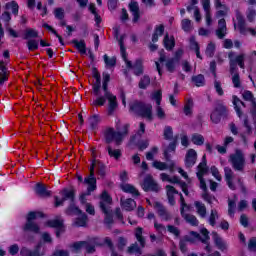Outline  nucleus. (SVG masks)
I'll return each mask as SVG.
<instances>
[{"label": "nucleus", "instance_id": "obj_1", "mask_svg": "<svg viewBox=\"0 0 256 256\" xmlns=\"http://www.w3.org/2000/svg\"><path fill=\"white\" fill-rule=\"evenodd\" d=\"M111 79V76L109 73H103V84H102V97L104 98V104L108 101V108L107 113L108 115H113L115 111L117 110V107L119 104L117 103V96L113 95L111 91H109L108 85L109 81Z\"/></svg>", "mask_w": 256, "mask_h": 256}, {"label": "nucleus", "instance_id": "obj_2", "mask_svg": "<svg viewBox=\"0 0 256 256\" xmlns=\"http://www.w3.org/2000/svg\"><path fill=\"white\" fill-rule=\"evenodd\" d=\"M129 135V124H124L122 128L117 127V131L113 128H108L104 132V139L106 143H116L121 145L123 139Z\"/></svg>", "mask_w": 256, "mask_h": 256}, {"label": "nucleus", "instance_id": "obj_3", "mask_svg": "<svg viewBox=\"0 0 256 256\" xmlns=\"http://www.w3.org/2000/svg\"><path fill=\"white\" fill-rule=\"evenodd\" d=\"M205 173H207V156L204 155L202 157V162L198 165L197 178L200 182V189L204 191V193L202 194V199L208 202L209 205H213V201H217V199L207 193V184L205 183V179L203 178V175H205Z\"/></svg>", "mask_w": 256, "mask_h": 256}, {"label": "nucleus", "instance_id": "obj_4", "mask_svg": "<svg viewBox=\"0 0 256 256\" xmlns=\"http://www.w3.org/2000/svg\"><path fill=\"white\" fill-rule=\"evenodd\" d=\"M84 183L88 185L87 192L82 193L79 197L81 205H87V197L97 189V178H95V162L90 167V175L84 179Z\"/></svg>", "mask_w": 256, "mask_h": 256}, {"label": "nucleus", "instance_id": "obj_5", "mask_svg": "<svg viewBox=\"0 0 256 256\" xmlns=\"http://www.w3.org/2000/svg\"><path fill=\"white\" fill-rule=\"evenodd\" d=\"M124 39L125 35H122L119 38L118 43L120 45V53L122 55L123 61L126 63V67H128V69H134V73L136 75H143V61L141 59L136 60L134 66L131 64V61L127 60V52L125 51V46L123 45Z\"/></svg>", "mask_w": 256, "mask_h": 256}, {"label": "nucleus", "instance_id": "obj_6", "mask_svg": "<svg viewBox=\"0 0 256 256\" xmlns=\"http://www.w3.org/2000/svg\"><path fill=\"white\" fill-rule=\"evenodd\" d=\"M93 77L96 79L93 85L95 99L92 101L91 105H93V107H103V105H105V98L103 97V90H101V75L99 72H95Z\"/></svg>", "mask_w": 256, "mask_h": 256}, {"label": "nucleus", "instance_id": "obj_7", "mask_svg": "<svg viewBox=\"0 0 256 256\" xmlns=\"http://www.w3.org/2000/svg\"><path fill=\"white\" fill-rule=\"evenodd\" d=\"M130 110L135 112L136 115L145 117L148 121L153 119V106L151 104H143V102H134L130 105Z\"/></svg>", "mask_w": 256, "mask_h": 256}, {"label": "nucleus", "instance_id": "obj_8", "mask_svg": "<svg viewBox=\"0 0 256 256\" xmlns=\"http://www.w3.org/2000/svg\"><path fill=\"white\" fill-rule=\"evenodd\" d=\"M229 163L231 164L234 171H239L243 173L245 171V154L241 150H236L234 154H231L228 158Z\"/></svg>", "mask_w": 256, "mask_h": 256}, {"label": "nucleus", "instance_id": "obj_9", "mask_svg": "<svg viewBox=\"0 0 256 256\" xmlns=\"http://www.w3.org/2000/svg\"><path fill=\"white\" fill-rule=\"evenodd\" d=\"M39 217H43V213L41 212H29L27 215V222L24 225V231H31L32 233L39 234L41 233V229L37 223H34L35 219H39Z\"/></svg>", "mask_w": 256, "mask_h": 256}, {"label": "nucleus", "instance_id": "obj_10", "mask_svg": "<svg viewBox=\"0 0 256 256\" xmlns=\"http://www.w3.org/2000/svg\"><path fill=\"white\" fill-rule=\"evenodd\" d=\"M201 240V235L195 231H191L189 234L183 236L179 241V249L181 253H187V244L195 243V241Z\"/></svg>", "mask_w": 256, "mask_h": 256}, {"label": "nucleus", "instance_id": "obj_11", "mask_svg": "<svg viewBox=\"0 0 256 256\" xmlns=\"http://www.w3.org/2000/svg\"><path fill=\"white\" fill-rule=\"evenodd\" d=\"M180 203V213L183 219H185V221L193 227H197V225H199V220H197V217L192 214H185V209H189V206H187V204L185 203V198H183V194H180Z\"/></svg>", "mask_w": 256, "mask_h": 256}, {"label": "nucleus", "instance_id": "obj_12", "mask_svg": "<svg viewBox=\"0 0 256 256\" xmlns=\"http://www.w3.org/2000/svg\"><path fill=\"white\" fill-rule=\"evenodd\" d=\"M227 111V107L223 104V102H217V105L214 111L211 113L210 119L213 123L217 124L221 121V117Z\"/></svg>", "mask_w": 256, "mask_h": 256}, {"label": "nucleus", "instance_id": "obj_13", "mask_svg": "<svg viewBox=\"0 0 256 256\" xmlns=\"http://www.w3.org/2000/svg\"><path fill=\"white\" fill-rule=\"evenodd\" d=\"M153 207L158 216L162 219V221H171V219L173 218L169 210H167V208H165L163 204L159 202H154Z\"/></svg>", "mask_w": 256, "mask_h": 256}, {"label": "nucleus", "instance_id": "obj_14", "mask_svg": "<svg viewBox=\"0 0 256 256\" xmlns=\"http://www.w3.org/2000/svg\"><path fill=\"white\" fill-rule=\"evenodd\" d=\"M112 203H113V199L111 198L109 193H107V191H104L100 198L101 211H103V213L109 214V212L111 211Z\"/></svg>", "mask_w": 256, "mask_h": 256}, {"label": "nucleus", "instance_id": "obj_15", "mask_svg": "<svg viewBox=\"0 0 256 256\" xmlns=\"http://www.w3.org/2000/svg\"><path fill=\"white\" fill-rule=\"evenodd\" d=\"M160 179L162 181H167L168 183H178V184H180V187H181L183 193L186 194V195H189V190H187V183L181 182V180H179V178L177 176H174V177L170 178L168 174L161 173L160 174Z\"/></svg>", "mask_w": 256, "mask_h": 256}, {"label": "nucleus", "instance_id": "obj_16", "mask_svg": "<svg viewBox=\"0 0 256 256\" xmlns=\"http://www.w3.org/2000/svg\"><path fill=\"white\" fill-rule=\"evenodd\" d=\"M142 189L145 191H159V186L155 181H153V177L148 175L145 177L144 182L142 184Z\"/></svg>", "mask_w": 256, "mask_h": 256}, {"label": "nucleus", "instance_id": "obj_17", "mask_svg": "<svg viewBox=\"0 0 256 256\" xmlns=\"http://www.w3.org/2000/svg\"><path fill=\"white\" fill-rule=\"evenodd\" d=\"M212 239L220 251H227V242L217 232H212Z\"/></svg>", "mask_w": 256, "mask_h": 256}, {"label": "nucleus", "instance_id": "obj_18", "mask_svg": "<svg viewBox=\"0 0 256 256\" xmlns=\"http://www.w3.org/2000/svg\"><path fill=\"white\" fill-rule=\"evenodd\" d=\"M195 163H197V151L189 149L185 156V165L186 167L191 168Z\"/></svg>", "mask_w": 256, "mask_h": 256}, {"label": "nucleus", "instance_id": "obj_19", "mask_svg": "<svg viewBox=\"0 0 256 256\" xmlns=\"http://www.w3.org/2000/svg\"><path fill=\"white\" fill-rule=\"evenodd\" d=\"M229 61H233L235 65H239L240 69H245V54L235 56V52L228 54Z\"/></svg>", "mask_w": 256, "mask_h": 256}, {"label": "nucleus", "instance_id": "obj_20", "mask_svg": "<svg viewBox=\"0 0 256 256\" xmlns=\"http://www.w3.org/2000/svg\"><path fill=\"white\" fill-rule=\"evenodd\" d=\"M47 225L49 227H55L56 229H58L56 231V237H59V235H61V233H63V218L57 217L54 220H50L47 222Z\"/></svg>", "mask_w": 256, "mask_h": 256}, {"label": "nucleus", "instance_id": "obj_21", "mask_svg": "<svg viewBox=\"0 0 256 256\" xmlns=\"http://www.w3.org/2000/svg\"><path fill=\"white\" fill-rule=\"evenodd\" d=\"M224 175H225L226 183L229 189H232V191H235L236 187H235V184H233V177L235 175V172H233V170L230 167H225Z\"/></svg>", "mask_w": 256, "mask_h": 256}, {"label": "nucleus", "instance_id": "obj_22", "mask_svg": "<svg viewBox=\"0 0 256 256\" xmlns=\"http://www.w3.org/2000/svg\"><path fill=\"white\" fill-rule=\"evenodd\" d=\"M129 10L132 13L133 19L132 22L133 23H138L139 19L141 17L140 13H139V3L137 2H131L129 4Z\"/></svg>", "mask_w": 256, "mask_h": 256}, {"label": "nucleus", "instance_id": "obj_23", "mask_svg": "<svg viewBox=\"0 0 256 256\" xmlns=\"http://www.w3.org/2000/svg\"><path fill=\"white\" fill-rule=\"evenodd\" d=\"M121 207L124 209V211H133L135 207H137V202L135 200L128 198V199H123L121 198L120 200Z\"/></svg>", "mask_w": 256, "mask_h": 256}, {"label": "nucleus", "instance_id": "obj_24", "mask_svg": "<svg viewBox=\"0 0 256 256\" xmlns=\"http://www.w3.org/2000/svg\"><path fill=\"white\" fill-rule=\"evenodd\" d=\"M175 149H177V139L170 142L168 147L164 150V157L166 161H171V153L175 154Z\"/></svg>", "mask_w": 256, "mask_h": 256}, {"label": "nucleus", "instance_id": "obj_25", "mask_svg": "<svg viewBox=\"0 0 256 256\" xmlns=\"http://www.w3.org/2000/svg\"><path fill=\"white\" fill-rule=\"evenodd\" d=\"M120 188L122 191H124V193H130V195H133V197H139L140 195L139 190H137V188L131 184L122 183Z\"/></svg>", "mask_w": 256, "mask_h": 256}, {"label": "nucleus", "instance_id": "obj_26", "mask_svg": "<svg viewBox=\"0 0 256 256\" xmlns=\"http://www.w3.org/2000/svg\"><path fill=\"white\" fill-rule=\"evenodd\" d=\"M35 193L40 197H51V191L47 190V187L41 183L36 184Z\"/></svg>", "mask_w": 256, "mask_h": 256}, {"label": "nucleus", "instance_id": "obj_27", "mask_svg": "<svg viewBox=\"0 0 256 256\" xmlns=\"http://www.w3.org/2000/svg\"><path fill=\"white\" fill-rule=\"evenodd\" d=\"M89 127L92 131H97L99 128V123H101V117L94 114L88 118Z\"/></svg>", "mask_w": 256, "mask_h": 256}, {"label": "nucleus", "instance_id": "obj_28", "mask_svg": "<svg viewBox=\"0 0 256 256\" xmlns=\"http://www.w3.org/2000/svg\"><path fill=\"white\" fill-rule=\"evenodd\" d=\"M166 193H167V197H168V203L172 206L175 205V195H177V193H179V192L177 190H175V187H173L171 185H167Z\"/></svg>", "mask_w": 256, "mask_h": 256}, {"label": "nucleus", "instance_id": "obj_29", "mask_svg": "<svg viewBox=\"0 0 256 256\" xmlns=\"http://www.w3.org/2000/svg\"><path fill=\"white\" fill-rule=\"evenodd\" d=\"M233 105L237 113V116L239 117V119H241V117H243V112H241V107H245V103H243V101H241V99H239L237 96H233Z\"/></svg>", "mask_w": 256, "mask_h": 256}, {"label": "nucleus", "instance_id": "obj_30", "mask_svg": "<svg viewBox=\"0 0 256 256\" xmlns=\"http://www.w3.org/2000/svg\"><path fill=\"white\" fill-rule=\"evenodd\" d=\"M40 247L41 245H38L35 250H31L27 247H22L20 249V255L21 256H41V254L39 253Z\"/></svg>", "mask_w": 256, "mask_h": 256}, {"label": "nucleus", "instance_id": "obj_31", "mask_svg": "<svg viewBox=\"0 0 256 256\" xmlns=\"http://www.w3.org/2000/svg\"><path fill=\"white\" fill-rule=\"evenodd\" d=\"M87 245V241H78L69 245V249H71L72 253H81L85 246Z\"/></svg>", "mask_w": 256, "mask_h": 256}, {"label": "nucleus", "instance_id": "obj_32", "mask_svg": "<svg viewBox=\"0 0 256 256\" xmlns=\"http://www.w3.org/2000/svg\"><path fill=\"white\" fill-rule=\"evenodd\" d=\"M214 5L216 7V9H221L216 13V17H225V15H227V11H229V9L227 8V6L223 5L221 3V0H214Z\"/></svg>", "mask_w": 256, "mask_h": 256}, {"label": "nucleus", "instance_id": "obj_33", "mask_svg": "<svg viewBox=\"0 0 256 256\" xmlns=\"http://www.w3.org/2000/svg\"><path fill=\"white\" fill-rule=\"evenodd\" d=\"M194 205L196 207L198 215L202 219H205L207 217V207L205 206V204H203V202L196 201Z\"/></svg>", "mask_w": 256, "mask_h": 256}, {"label": "nucleus", "instance_id": "obj_34", "mask_svg": "<svg viewBox=\"0 0 256 256\" xmlns=\"http://www.w3.org/2000/svg\"><path fill=\"white\" fill-rule=\"evenodd\" d=\"M219 217V211H217V209H212L208 217L209 225H211V227H215L217 225V221H219Z\"/></svg>", "mask_w": 256, "mask_h": 256}, {"label": "nucleus", "instance_id": "obj_35", "mask_svg": "<svg viewBox=\"0 0 256 256\" xmlns=\"http://www.w3.org/2000/svg\"><path fill=\"white\" fill-rule=\"evenodd\" d=\"M72 43L81 55H85L87 53V44H85V40H73Z\"/></svg>", "mask_w": 256, "mask_h": 256}, {"label": "nucleus", "instance_id": "obj_36", "mask_svg": "<svg viewBox=\"0 0 256 256\" xmlns=\"http://www.w3.org/2000/svg\"><path fill=\"white\" fill-rule=\"evenodd\" d=\"M60 195H62L63 201H75V190L64 189L60 192Z\"/></svg>", "mask_w": 256, "mask_h": 256}, {"label": "nucleus", "instance_id": "obj_37", "mask_svg": "<svg viewBox=\"0 0 256 256\" xmlns=\"http://www.w3.org/2000/svg\"><path fill=\"white\" fill-rule=\"evenodd\" d=\"M200 232L204 237L203 239H201V241L206 245L205 251L211 253V246H209V230H207L206 228H202Z\"/></svg>", "mask_w": 256, "mask_h": 256}, {"label": "nucleus", "instance_id": "obj_38", "mask_svg": "<svg viewBox=\"0 0 256 256\" xmlns=\"http://www.w3.org/2000/svg\"><path fill=\"white\" fill-rule=\"evenodd\" d=\"M164 47L167 51H171L175 47V38L173 36L169 37V34H166L164 37Z\"/></svg>", "mask_w": 256, "mask_h": 256}, {"label": "nucleus", "instance_id": "obj_39", "mask_svg": "<svg viewBox=\"0 0 256 256\" xmlns=\"http://www.w3.org/2000/svg\"><path fill=\"white\" fill-rule=\"evenodd\" d=\"M236 19L238 21V29L240 31V33H245V18H243V15L241 14V12L236 11Z\"/></svg>", "mask_w": 256, "mask_h": 256}, {"label": "nucleus", "instance_id": "obj_40", "mask_svg": "<svg viewBox=\"0 0 256 256\" xmlns=\"http://www.w3.org/2000/svg\"><path fill=\"white\" fill-rule=\"evenodd\" d=\"M164 31H165V27L163 25L157 26L152 36V42L157 43L159 41V37L163 35Z\"/></svg>", "mask_w": 256, "mask_h": 256}, {"label": "nucleus", "instance_id": "obj_41", "mask_svg": "<svg viewBox=\"0 0 256 256\" xmlns=\"http://www.w3.org/2000/svg\"><path fill=\"white\" fill-rule=\"evenodd\" d=\"M107 151H108V155L110 157H113V159H116V161L121 159V155H122L121 150L113 149V147H111V145H109V146H107Z\"/></svg>", "mask_w": 256, "mask_h": 256}, {"label": "nucleus", "instance_id": "obj_42", "mask_svg": "<svg viewBox=\"0 0 256 256\" xmlns=\"http://www.w3.org/2000/svg\"><path fill=\"white\" fill-rule=\"evenodd\" d=\"M181 27L185 33H191L193 31V23L187 18L181 21Z\"/></svg>", "mask_w": 256, "mask_h": 256}, {"label": "nucleus", "instance_id": "obj_43", "mask_svg": "<svg viewBox=\"0 0 256 256\" xmlns=\"http://www.w3.org/2000/svg\"><path fill=\"white\" fill-rule=\"evenodd\" d=\"M75 225H77V227H85V225H87V214H85L84 212L78 214Z\"/></svg>", "mask_w": 256, "mask_h": 256}, {"label": "nucleus", "instance_id": "obj_44", "mask_svg": "<svg viewBox=\"0 0 256 256\" xmlns=\"http://www.w3.org/2000/svg\"><path fill=\"white\" fill-rule=\"evenodd\" d=\"M152 167L158 171H167V169H169V165H167V163L161 162L159 160L153 161Z\"/></svg>", "mask_w": 256, "mask_h": 256}, {"label": "nucleus", "instance_id": "obj_45", "mask_svg": "<svg viewBox=\"0 0 256 256\" xmlns=\"http://www.w3.org/2000/svg\"><path fill=\"white\" fill-rule=\"evenodd\" d=\"M191 141L194 145L201 146V145H204L205 143V137H203V135L201 134L195 133L192 135Z\"/></svg>", "mask_w": 256, "mask_h": 256}, {"label": "nucleus", "instance_id": "obj_46", "mask_svg": "<svg viewBox=\"0 0 256 256\" xmlns=\"http://www.w3.org/2000/svg\"><path fill=\"white\" fill-rule=\"evenodd\" d=\"M192 83L196 85V87H204L205 85V76L202 74L196 75L192 77Z\"/></svg>", "mask_w": 256, "mask_h": 256}, {"label": "nucleus", "instance_id": "obj_47", "mask_svg": "<svg viewBox=\"0 0 256 256\" xmlns=\"http://www.w3.org/2000/svg\"><path fill=\"white\" fill-rule=\"evenodd\" d=\"M135 237L140 243L141 247H145V238L143 237V228L138 227L135 230Z\"/></svg>", "mask_w": 256, "mask_h": 256}, {"label": "nucleus", "instance_id": "obj_48", "mask_svg": "<svg viewBox=\"0 0 256 256\" xmlns=\"http://www.w3.org/2000/svg\"><path fill=\"white\" fill-rule=\"evenodd\" d=\"M183 111L187 117H191V115H193V100L192 99L187 100L186 104L184 105Z\"/></svg>", "mask_w": 256, "mask_h": 256}, {"label": "nucleus", "instance_id": "obj_49", "mask_svg": "<svg viewBox=\"0 0 256 256\" xmlns=\"http://www.w3.org/2000/svg\"><path fill=\"white\" fill-rule=\"evenodd\" d=\"M37 37H39V32H37V30L32 28L25 30L24 39H36Z\"/></svg>", "mask_w": 256, "mask_h": 256}, {"label": "nucleus", "instance_id": "obj_50", "mask_svg": "<svg viewBox=\"0 0 256 256\" xmlns=\"http://www.w3.org/2000/svg\"><path fill=\"white\" fill-rule=\"evenodd\" d=\"M177 65V59L171 58L166 61V69L169 73L175 72V67Z\"/></svg>", "mask_w": 256, "mask_h": 256}, {"label": "nucleus", "instance_id": "obj_51", "mask_svg": "<svg viewBox=\"0 0 256 256\" xmlns=\"http://www.w3.org/2000/svg\"><path fill=\"white\" fill-rule=\"evenodd\" d=\"M66 213L68 215H81L83 211H81V209H79V207L75 206L74 204H71L66 210Z\"/></svg>", "mask_w": 256, "mask_h": 256}, {"label": "nucleus", "instance_id": "obj_52", "mask_svg": "<svg viewBox=\"0 0 256 256\" xmlns=\"http://www.w3.org/2000/svg\"><path fill=\"white\" fill-rule=\"evenodd\" d=\"M103 59H104L105 65L107 67H115V65L117 63V58H115V57L110 58L109 56H107V54H105L103 56Z\"/></svg>", "mask_w": 256, "mask_h": 256}, {"label": "nucleus", "instance_id": "obj_53", "mask_svg": "<svg viewBox=\"0 0 256 256\" xmlns=\"http://www.w3.org/2000/svg\"><path fill=\"white\" fill-rule=\"evenodd\" d=\"M154 229H156V231L159 235H163V233H167V227H165V225L157 222V220H154Z\"/></svg>", "mask_w": 256, "mask_h": 256}, {"label": "nucleus", "instance_id": "obj_54", "mask_svg": "<svg viewBox=\"0 0 256 256\" xmlns=\"http://www.w3.org/2000/svg\"><path fill=\"white\" fill-rule=\"evenodd\" d=\"M149 85H151V78H149V76H144L141 78L139 82L140 89H145L146 87H149Z\"/></svg>", "mask_w": 256, "mask_h": 256}, {"label": "nucleus", "instance_id": "obj_55", "mask_svg": "<svg viewBox=\"0 0 256 256\" xmlns=\"http://www.w3.org/2000/svg\"><path fill=\"white\" fill-rule=\"evenodd\" d=\"M6 9H11V11L14 15H17V13H19V5L15 1L7 3Z\"/></svg>", "mask_w": 256, "mask_h": 256}, {"label": "nucleus", "instance_id": "obj_56", "mask_svg": "<svg viewBox=\"0 0 256 256\" xmlns=\"http://www.w3.org/2000/svg\"><path fill=\"white\" fill-rule=\"evenodd\" d=\"M235 207H237V204L234 200L229 199L228 200V215L230 217H233L235 215Z\"/></svg>", "mask_w": 256, "mask_h": 256}, {"label": "nucleus", "instance_id": "obj_57", "mask_svg": "<svg viewBox=\"0 0 256 256\" xmlns=\"http://www.w3.org/2000/svg\"><path fill=\"white\" fill-rule=\"evenodd\" d=\"M159 153L158 147H153L149 152L146 153V159L147 161H153L155 159V155Z\"/></svg>", "mask_w": 256, "mask_h": 256}, {"label": "nucleus", "instance_id": "obj_58", "mask_svg": "<svg viewBox=\"0 0 256 256\" xmlns=\"http://www.w3.org/2000/svg\"><path fill=\"white\" fill-rule=\"evenodd\" d=\"M164 138L168 141H171L173 139V128L171 126H165Z\"/></svg>", "mask_w": 256, "mask_h": 256}, {"label": "nucleus", "instance_id": "obj_59", "mask_svg": "<svg viewBox=\"0 0 256 256\" xmlns=\"http://www.w3.org/2000/svg\"><path fill=\"white\" fill-rule=\"evenodd\" d=\"M27 47L30 51H37V49H39V42L37 40L30 39L27 42Z\"/></svg>", "mask_w": 256, "mask_h": 256}, {"label": "nucleus", "instance_id": "obj_60", "mask_svg": "<svg viewBox=\"0 0 256 256\" xmlns=\"http://www.w3.org/2000/svg\"><path fill=\"white\" fill-rule=\"evenodd\" d=\"M206 55H207V57H213V55H215V43L210 42V43L207 45V48H206Z\"/></svg>", "mask_w": 256, "mask_h": 256}, {"label": "nucleus", "instance_id": "obj_61", "mask_svg": "<svg viewBox=\"0 0 256 256\" xmlns=\"http://www.w3.org/2000/svg\"><path fill=\"white\" fill-rule=\"evenodd\" d=\"M243 125L246 129V133L247 135H251V133H253V126L251 125V122H249V118L246 117L243 121Z\"/></svg>", "mask_w": 256, "mask_h": 256}, {"label": "nucleus", "instance_id": "obj_62", "mask_svg": "<svg viewBox=\"0 0 256 256\" xmlns=\"http://www.w3.org/2000/svg\"><path fill=\"white\" fill-rule=\"evenodd\" d=\"M167 229H168V232L174 235L175 237H179L181 235V230H179V228L173 225H168Z\"/></svg>", "mask_w": 256, "mask_h": 256}, {"label": "nucleus", "instance_id": "obj_63", "mask_svg": "<svg viewBox=\"0 0 256 256\" xmlns=\"http://www.w3.org/2000/svg\"><path fill=\"white\" fill-rule=\"evenodd\" d=\"M246 17H247V20L249 21V23H253L256 18V11L251 8L248 9V11L246 13Z\"/></svg>", "mask_w": 256, "mask_h": 256}, {"label": "nucleus", "instance_id": "obj_64", "mask_svg": "<svg viewBox=\"0 0 256 256\" xmlns=\"http://www.w3.org/2000/svg\"><path fill=\"white\" fill-rule=\"evenodd\" d=\"M51 256H69V251L56 248Z\"/></svg>", "mask_w": 256, "mask_h": 256}]
</instances>
